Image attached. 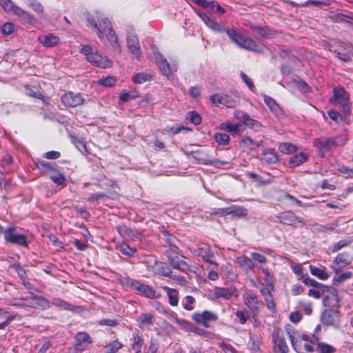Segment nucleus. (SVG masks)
<instances>
[{
    "mask_svg": "<svg viewBox=\"0 0 353 353\" xmlns=\"http://www.w3.org/2000/svg\"><path fill=\"white\" fill-rule=\"evenodd\" d=\"M90 24L94 27L100 39L105 37L114 50L121 53V48L117 41V37L112 30L110 22L108 19H103L97 24L94 21H89Z\"/></svg>",
    "mask_w": 353,
    "mask_h": 353,
    "instance_id": "f257e3e1",
    "label": "nucleus"
},
{
    "mask_svg": "<svg viewBox=\"0 0 353 353\" xmlns=\"http://www.w3.org/2000/svg\"><path fill=\"white\" fill-rule=\"evenodd\" d=\"M227 34L231 41L241 48L257 52H262L263 50L262 46L257 44L252 38L242 34L236 29H228Z\"/></svg>",
    "mask_w": 353,
    "mask_h": 353,
    "instance_id": "f03ea898",
    "label": "nucleus"
},
{
    "mask_svg": "<svg viewBox=\"0 0 353 353\" xmlns=\"http://www.w3.org/2000/svg\"><path fill=\"white\" fill-rule=\"evenodd\" d=\"M0 6L7 13H12L18 17L23 23L32 24L35 22L34 17L23 8L16 6L11 0H0Z\"/></svg>",
    "mask_w": 353,
    "mask_h": 353,
    "instance_id": "7ed1b4c3",
    "label": "nucleus"
},
{
    "mask_svg": "<svg viewBox=\"0 0 353 353\" xmlns=\"http://www.w3.org/2000/svg\"><path fill=\"white\" fill-rule=\"evenodd\" d=\"M81 52L85 56L88 62L97 67L106 68L112 65V61L108 57H102L101 54L94 52L90 46H83L81 48Z\"/></svg>",
    "mask_w": 353,
    "mask_h": 353,
    "instance_id": "20e7f679",
    "label": "nucleus"
},
{
    "mask_svg": "<svg viewBox=\"0 0 353 353\" xmlns=\"http://www.w3.org/2000/svg\"><path fill=\"white\" fill-rule=\"evenodd\" d=\"M292 346L294 349L301 346L303 342V346L306 351L312 352L314 350L312 345L316 339L313 336L312 338L305 334H300L297 332H292L289 333Z\"/></svg>",
    "mask_w": 353,
    "mask_h": 353,
    "instance_id": "39448f33",
    "label": "nucleus"
},
{
    "mask_svg": "<svg viewBox=\"0 0 353 353\" xmlns=\"http://www.w3.org/2000/svg\"><path fill=\"white\" fill-rule=\"evenodd\" d=\"M4 238L6 242L16 244L21 246H27V234L25 232H20L15 228H9L3 232Z\"/></svg>",
    "mask_w": 353,
    "mask_h": 353,
    "instance_id": "423d86ee",
    "label": "nucleus"
},
{
    "mask_svg": "<svg viewBox=\"0 0 353 353\" xmlns=\"http://www.w3.org/2000/svg\"><path fill=\"white\" fill-rule=\"evenodd\" d=\"M334 97L331 99L333 104H339L342 106L345 113L350 111V95L343 88L337 87L334 88Z\"/></svg>",
    "mask_w": 353,
    "mask_h": 353,
    "instance_id": "0eeeda50",
    "label": "nucleus"
},
{
    "mask_svg": "<svg viewBox=\"0 0 353 353\" xmlns=\"http://www.w3.org/2000/svg\"><path fill=\"white\" fill-rule=\"evenodd\" d=\"M127 283L139 294H142L148 298L154 299L159 297V295L156 294L155 290L152 288L138 281L128 279L127 281Z\"/></svg>",
    "mask_w": 353,
    "mask_h": 353,
    "instance_id": "6e6552de",
    "label": "nucleus"
},
{
    "mask_svg": "<svg viewBox=\"0 0 353 353\" xmlns=\"http://www.w3.org/2000/svg\"><path fill=\"white\" fill-rule=\"evenodd\" d=\"M126 42L127 48L130 53L137 59L140 60L142 57V52L137 37L133 34H128L127 36Z\"/></svg>",
    "mask_w": 353,
    "mask_h": 353,
    "instance_id": "1a4fd4ad",
    "label": "nucleus"
},
{
    "mask_svg": "<svg viewBox=\"0 0 353 353\" xmlns=\"http://www.w3.org/2000/svg\"><path fill=\"white\" fill-rule=\"evenodd\" d=\"M192 319L196 323L205 327H208L210 326V322L216 321L218 316L215 313L205 310L202 312L194 313L192 315Z\"/></svg>",
    "mask_w": 353,
    "mask_h": 353,
    "instance_id": "9d476101",
    "label": "nucleus"
},
{
    "mask_svg": "<svg viewBox=\"0 0 353 353\" xmlns=\"http://www.w3.org/2000/svg\"><path fill=\"white\" fill-rule=\"evenodd\" d=\"M61 101L65 106L72 108H74L84 103V99L81 94L74 93L72 92H69L62 95Z\"/></svg>",
    "mask_w": 353,
    "mask_h": 353,
    "instance_id": "9b49d317",
    "label": "nucleus"
},
{
    "mask_svg": "<svg viewBox=\"0 0 353 353\" xmlns=\"http://www.w3.org/2000/svg\"><path fill=\"white\" fill-rule=\"evenodd\" d=\"M153 53L156 59L157 64L163 74L169 77L173 72L176 71V67L175 65L170 66L167 60L161 56L157 50H154Z\"/></svg>",
    "mask_w": 353,
    "mask_h": 353,
    "instance_id": "f8f14e48",
    "label": "nucleus"
},
{
    "mask_svg": "<svg viewBox=\"0 0 353 353\" xmlns=\"http://www.w3.org/2000/svg\"><path fill=\"white\" fill-rule=\"evenodd\" d=\"M210 101L216 106L223 105L228 108H234L236 105V101L232 97L223 94L217 93L212 95Z\"/></svg>",
    "mask_w": 353,
    "mask_h": 353,
    "instance_id": "ddd939ff",
    "label": "nucleus"
},
{
    "mask_svg": "<svg viewBox=\"0 0 353 353\" xmlns=\"http://www.w3.org/2000/svg\"><path fill=\"white\" fill-rule=\"evenodd\" d=\"M321 321L324 324L337 326L339 322V312L333 309L325 310L322 314Z\"/></svg>",
    "mask_w": 353,
    "mask_h": 353,
    "instance_id": "4468645a",
    "label": "nucleus"
},
{
    "mask_svg": "<svg viewBox=\"0 0 353 353\" xmlns=\"http://www.w3.org/2000/svg\"><path fill=\"white\" fill-rule=\"evenodd\" d=\"M352 257L347 253L339 254L333 261V270L337 272L351 263Z\"/></svg>",
    "mask_w": 353,
    "mask_h": 353,
    "instance_id": "2eb2a0df",
    "label": "nucleus"
},
{
    "mask_svg": "<svg viewBox=\"0 0 353 353\" xmlns=\"http://www.w3.org/2000/svg\"><path fill=\"white\" fill-rule=\"evenodd\" d=\"M196 14L200 17L202 21L205 23V24L212 29L214 32H221L223 29L221 27V26L216 22L215 19L213 17H211L206 13L203 12H196Z\"/></svg>",
    "mask_w": 353,
    "mask_h": 353,
    "instance_id": "dca6fc26",
    "label": "nucleus"
},
{
    "mask_svg": "<svg viewBox=\"0 0 353 353\" xmlns=\"http://www.w3.org/2000/svg\"><path fill=\"white\" fill-rule=\"evenodd\" d=\"M244 303L253 312L257 311L259 308V302L257 296L252 291H247L244 295Z\"/></svg>",
    "mask_w": 353,
    "mask_h": 353,
    "instance_id": "f3484780",
    "label": "nucleus"
},
{
    "mask_svg": "<svg viewBox=\"0 0 353 353\" xmlns=\"http://www.w3.org/2000/svg\"><path fill=\"white\" fill-rule=\"evenodd\" d=\"M314 145L322 152L327 151L332 147L339 145L335 139H317L314 141Z\"/></svg>",
    "mask_w": 353,
    "mask_h": 353,
    "instance_id": "a211bd4d",
    "label": "nucleus"
},
{
    "mask_svg": "<svg viewBox=\"0 0 353 353\" xmlns=\"http://www.w3.org/2000/svg\"><path fill=\"white\" fill-rule=\"evenodd\" d=\"M273 341L274 343V350L275 353H288V347L283 336L279 333L274 334Z\"/></svg>",
    "mask_w": 353,
    "mask_h": 353,
    "instance_id": "6ab92c4d",
    "label": "nucleus"
},
{
    "mask_svg": "<svg viewBox=\"0 0 353 353\" xmlns=\"http://www.w3.org/2000/svg\"><path fill=\"white\" fill-rule=\"evenodd\" d=\"M263 99L266 105L275 116L279 117L283 115V111L282 108L274 99L267 95H264Z\"/></svg>",
    "mask_w": 353,
    "mask_h": 353,
    "instance_id": "aec40b11",
    "label": "nucleus"
},
{
    "mask_svg": "<svg viewBox=\"0 0 353 353\" xmlns=\"http://www.w3.org/2000/svg\"><path fill=\"white\" fill-rule=\"evenodd\" d=\"M153 319V316L151 314H141L137 319L138 325L142 330H150L151 326L154 323Z\"/></svg>",
    "mask_w": 353,
    "mask_h": 353,
    "instance_id": "412c9836",
    "label": "nucleus"
},
{
    "mask_svg": "<svg viewBox=\"0 0 353 353\" xmlns=\"http://www.w3.org/2000/svg\"><path fill=\"white\" fill-rule=\"evenodd\" d=\"M282 219L285 223L296 227L301 226L304 223L303 219L296 216L291 212H285L283 215Z\"/></svg>",
    "mask_w": 353,
    "mask_h": 353,
    "instance_id": "4be33fe9",
    "label": "nucleus"
},
{
    "mask_svg": "<svg viewBox=\"0 0 353 353\" xmlns=\"http://www.w3.org/2000/svg\"><path fill=\"white\" fill-rule=\"evenodd\" d=\"M39 41L45 47L50 48L58 44L59 37L51 34L41 35L38 39Z\"/></svg>",
    "mask_w": 353,
    "mask_h": 353,
    "instance_id": "5701e85b",
    "label": "nucleus"
},
{
    "mask_svg": "<svg viewBox=\"0 0 353 353\" xmlns=\"http://www.w3.org/2000/svg\"><path fill=\"white\" fill-rule=\"evenodd\" d=\"M309 153L306 152H301L293 155L290 161L289 164L291 167H296L307 160Z\"/></svg>",
    "mask_w": 353,
    "mask_h": 353,
    "instance_id": "b1692460",
    "label": "nucleus"
},
{
    "mask_svg": "<svg viewBox=\"0 0 353 353\" xmlns=\"http://www.w3.org/2000/svg\"><path fill=\"white\" fill-rule=\"evenodd\" d=\"M236 262L246 272L252 270L254 267L252 260L245 256H238L236 259Z\"/></svg>",
    "mask_w": 353,
    "mask_h": 353,
    "instance_id": "393cba45",
    "label": "nucleus"
},
{
    "mask_svg": "<svg viewBox=\"0 0 353 353\" xmlns=\"http://www.w3.org/2000/svg\"><path fill=\"white\" fill-rule=\"evenodd\" d=\"M310 270L311 274L321 280H327L329 278V274L327 269L324 266L317 268L313 265H310Z\"/></svg>",
    "mask_w": 353,
    "mask_h": 353,
    "instance_id": "a878e982",
    "label": "nucleus"
},
{
    "mask_svg": "<svg viewBox=\"0 0 353 353\" xmlns=\"http://www.w3.org/2000/svg\"><path fill=\"white\" fill-rule=\"evenodd\" d=\"M90 336L85 332H79L75 336L76 346L77 350H82L84 345L91 343Z\"/></svg>",
    "mask_w": 353,
    "mask_h": 353,
    "instance_id": "bb28decb",
    "label": "nucleus"
},
{
    "mask_svg": "<svg viewBox=\"0 0 353 353\" xmlns=\"http://www.w3.org/2000/svg\"><path fill=\"white\" fill-rule=\"evenodd\" d=\"M232 294L233 290L232 288L216 287L214 289V296L216 299L223 298L228 300L232 297Z\"/></svg>",
    "mask_w": 353,
    "mask_h": 353,
    "instance_id": "cd10ccee",
    "label": "nucleus"
},
{
    "mask_svg": "<svg viewBox=\"0 0 353 353\" xmlns=\"http://www.w3.org/2000/svg\"><path fill=\"white\" fill-rule=\"evenodd\" d=\"M162 288L168 296L170 304L172 306L177 305L179 302L178 292L167 286H164Z\"/></svg>",
    "mask_w": 353,
    "mask_h": 353,
    "instance_id": "c85d7f7f",
    "label": "nucleus"
},
{
    "mask_svg": "<svg viewBox=\"0 0 353 353\" xmlns=\"http://www.w3.org/2000/svg\"><path fill=\"white\" fill-rule=\"evenodd\" d=\"M241 119L246 125L256 131L259 130L261 128V124L259 121L252 119L248 114L242 113Z\"/></svg>",
    "mask_w": 353,
    "mask_h": 353,
    "instance_id": "c756f323",
    "label": "nucleus"
},
{
    "mask_svg": "<svg viewBox=\"0 0 353 353\" xmlns=\"http://www.w3.org/2000/svg\"><path fill=\"white\" fill-rule=\"evenodd\" d=\"M50 179L55 183L60 185H65V178L63 174L56 169L53 168L49 173Z\"/></svg>",
    "mask_w": 353,
    "mask_h": 353,
    "instance_id": "7c9ffc66",
    "label": "nucleus"
},
{
    "mask_svg": "<svg viewBox=\"0 0 353 353\" xmlns=\"http://www.w3.org/2000/svg\"><path fill=\"white\" fill-rule=\"evenodd\" d=\"M241 124L238 123H223L220 125V129L222 130L227 131L228 132L231 133L232 134H236L241 132Z\"/></svg>",
    "mask_w": 353,
    "mask_h": 353,
    "instance_id": "2f4dec72",
    "label": "nucleus"
},
{
    "mask_svg": "<svg viewBox=\"0 0 353 353\" xmlns=\"http://www.w3.org/2000/svg\"><path fill=\"white\" fill-rule=\"evenodd\" d=\"M339 300L336 295V292L333 290L330 292V294L326 298L323 299V303L325 306L328 307H337Z\"/></svg>",
    "mask_w": 353,
    "mask_h": 353,
    "instance_id": "473e14b6",
    "label": "nucleus"
},
{
    "mask_svg": "<svg viewBox=\"0 0 353 353\" xmlns=\"http://www.w3.org/2000/svg\"><path fill=\"white\" fill-rule=\"evenodd\" d=\"M279 150L281 152L290 154L297 151L298 148L296 145L288 142L281 143L279 145Z\"/></svg>",
    "mask_w": 353,
    "mask_h": 353,
    "instance_id": "72a5a7b5",
    "label": "nucleus"
},
{
    "mask_svg": "<svg viewBox=\"0 0 353 353\" xmlns=\"http://www.w3.org/2000/svg\"><path fill=\"white\" fill-rule=\"evenodd\" d=\"M32 299V307H46L48 306V303L43 297L31 296Z\"/></svg>",
    "mask_w": 353,
    "mask_h": 353,
    "instance_id": "f704fd0d",
    "label": "nucleus"
},
{
    "mask_svg": "<svg viewBox=\"0 0 353 353\" xmlns=\"http://www.w3.org/2000/svg\"><path fill=\"white\" fill-rule=\"evenodd\" d=\"M27 5L38 14H42L43 12L42 4L37 0H27Z\"/></svg>",
    "mask_w": 353,
    "mask_h": 353,
    "instance_id": "c9c22d12",
    "label": "nucleus"
},
{
    "mask_svg": "<svg viewBox=\"0 0 353 353\" xmlns=\"http://www.w3.org/2000/svg\"><path fill=\"white\" fill-rule=\"evenodd\" d=\"M26 93L30 97L42 99L43 96L39 90V89L35 86H26Z\"/></svg>",
    "mask_w": 353,
    "mask_h": 353,
    "instance_id": "e433bc0d",
    "label": "nucleus"
},
{
    "mask_svg": "<svg viewBox=\"0 0 353 353\" xmlns=\"http://www.w3.org/2000/svg\"><path fill=\"white\" fill-rule=\"evenodd\" d=\"M143 343V337L141 335L137 334L134 336L133 343L132 349L134 350L141 351L142 345Z\"/></svg>",
    "mask_w": 353,
    "mask_h": 353,
    "instance_id": "4c0bfd02",
    "label": "nucleus"
},
{
    "mask_svg": "<svg viewBox=\"0 0 353 353\" xmlns=\"http://www.w3.org/2000/svg\"><path fill=\"white\" fill-rule=\"evenodd\" d=\"M52 304L54 305L57 306V307H59L61 309L65 310H72L74 308V307L71 304H70L61 299H54Z\"/></svg>",
    "mask_w": 353,
    "mask_h": 353,
    "instance_id": "58836bf2",
    "label": "nucleus"
},
{
    "mask_svg": "<svg viewBox=\"0 0 353 353\" xmlns=\"http://www.w3.org/2000/svg\"><path fill=\"white\" fill-rule=\"evenodd\" d=\"M151 77H152V76L150 74H148L143 73V72H141V73H138L136 75H134L132 78V81L135 83L141 84V83H143L147 81L148 80L150 79Z\"/></svg>",
    "mask_w": 353,
    "mask_h": 353,
    "instance_id": "ea45409f",
    "label": "nucleus"
},
{
    "mask_svg": "<svg viewBox=\"0 0 353 353\" xmlns=\"http://www.w3.org/2000/svg\"><path fill=\"white\" fill-rule=\"evenodd\" d=\"M215 141L220 145H225L230 142L229 135L224 133H216L214 134Z\"/></svg>",
    "mask_w": 353,
    "mask_h": 353,
    "instance_id": "a19ab883",
    "label": "nucleus"
},
{
    "mask_svg": "<svg viewBox=\"0 0 353 353\" xmlns=\"http://www.w3.org/2000/svg\"><path fill=\"white\" fill-rule=\"evenodd\" d=\"M195 299L192 296H186L182 300V305L185 310L191 311L194 309L193 303H194Z\"/></svg>",
    "mask_w": 353,
    "mask_h": 353,
    "instance_id": "79ce46f5",
    "label": "nucleus"
},
{
    "mask_svg": "<svg viewBox=\"0 0 353 353\" xmlns=\"http://www.w3.org/2000/svg\"><path fill=\"white\" fill-rule=\"evenodd\" d=\"M290 268L294 272V273L296 276H300V279H302V276L305 275L303 273V265L296 263L294 261H291V262H290Z\"/></svg>",
    "mask_w": 353,
    "mask_h": 353,
    "instance_id": "37998d69",
    "label": "nucleus"
},
{
    "mask_svg": "<svg viewBox=\"0 0 353 353\" xmlns=\"http://www.w3.org/2000/svg\"><path fill=\"white\" fill-rule=\"evenodd\" d=\"M199 255L202 257L203 260L209 257H214V253L211 251L210 248L204 246L199 250Z\"/></svg>",
    "mask_w": 353,
    "mask_h": 353,
    "instance_id": "c03bdc74",
    "label": "nucleus"
},
{
    "mask_svg": "<svg viewBox=\"0 0 353 353\" xmlns=\"http://www.w3.org/2000/svg\"><path fill=\"white\" fill-rule=\"evenodd\" d=\"M335 349L326 343H318V352L319 353H333Z\"/></svg>",
    "mask_w": 353,
    "mask_h": 353,
    "instance_id": "a18cd8bd",
    "label": "nucleus"
},
{
    "mask_svg": "<svg viewBox=\"0 0 353 353\" xmlns=\"http://www.w3.org/2000/svg\"><path fill=\"white\" fill-rule=\"evenodd\" d=\"M264 159L269 163H274L279 161V157L274 151L270 150L265 154Z\"/></svg>",
    "mask_w": 353,
    "mask_h": 353,
    "instance_id": "49530a36",
    "label": "nucleus"
},
{
    "mask_svg": "<svg viewBox=\"0 0 353 353\" xmlns=\"http://www.w3.org/2000/svg\"><path fill=\"white\" fill-rule=\"evenodd\" d=\"M121 347L122 344L120 342L117 341H114L109 343V345L106 347V348L108 349L107 352L117 353Z\"/></svg>",
    "mask_w": 353,
    "mask_h": 353,
    "instance_id": "de8ad7c7",
    "label": "nucleus"
},
{
    "mask_svg": "<svg viewBox=\"0 0 353 353\" xmlns=\"http://www.w3.org/2000/svg\"><path fill=\"white\" fill-rule=\"evenodd\" d=\"M334 54L338 59L344 62H348L351 61L350 54L343 50L341 51H334Z\"/></svg>",
    "mask_w": 353,
    "mask_h": 353,
    "instance_id": "09e8293b",
    "label": "nucleus"
},
{
    "mask_svg": "<svg viewBox=\"0 0 353 353\" xmlns=\"http://www.w3.org/2000/svg\"><path fill=\"white\" fill-rule=\"evenodd\" d=\"M350 244V241L345 239L340 240L336 243L334 244L332 247L330 248L332 252H336L340 250L341 249L345 248V246Z\"/></svg>",
    "mask_w": 353,
    "mask_h": 353,
    "instance_id": "8fccbe9b",
    "label": "nucleus"
},
{
    "mask_svg": "<svg viewBox=\"0 0 353 353\" xmlns=\"http://www.w3.org/2000/svg\"><path fill=\"white\" fill-rule=\"evenodd\" d=\"M118 248L119 251L126 256H132L134 252V250L125 243L119 245Z\"/></svg>",
    "mask_w": 353,
    "mask_h": 353,
    "instance_id": "3c124183",
    "label": "nucleus"
},
{
    "mask_svg": "<svg viewBox=\"0 0 353 353\" xmlns=\"http://www.w3.org/2000/svg\"><path fill=\"white\" fill-rule=\"evenodd\" d=\"M302 281L307 285H310L315 288H319L320 285H321V283H319L316 281L310 279L308 274H305V275L302 276Z\"/></svg>",
    "mask_w": 353,
    "mask_h": 353,
    "instance_id": "603ef678",
    "label": "nucleus"
},
{
    "mask_svg": "<svg viewBox=\"0 0 353 353\" xmlns=\"http://www.w3.org/2000/svg\"><path fill=\"white\" fill-rule=\"evenodd\" d=\"M37 167L43 172H48V174L50 172L52 169H53L48 163L43 161H37Z\"/></svg>",
    "mask_w": 353,
    "mask_h": 353,
    "instance_id": "864d4df0",
    "label": "nucleus"
},
{
    "mask_svg": "<svg viewBox=\"0 0 353 353\" xmlns=\"http://www.w3.org/2000/svg\"><path fill=\"white\" fill-rule=\"evenodd\" d=\"M242 144L244 145L252 146L254 150L259 148L261 145L260 142H256L250 137H245L242 139Z\"/></svg>",
    "mask_w": 353,
    "mask_h": 353,
    "instance_id": "5fc2aeb1",
    "label": "nucleus"
},
{
    "mask_svg": "<svg viewBox=\"0 0 353 353\" xmlns=\"http://www.w3.org/2000/svg\"><path fill=\"white\" fill-rule=\"evenodd\" d=\"M114 83H115V79L112 77H107L105 78L101 79L99 81V84L105 86V87L112 86Z\"/></svg>",
    "mask_w": 353,
    "mask_h": 353,
    "instance_id": "6e6d98bb",
    "label": "nucleus"
},
{
    "mask_svg": "<svg viewBox=\"0 0 353 353\" xmlns=\"http://www.w3.org/2000/svg\"><path fill=\"white\" fill-rule=\"evenodd\" d=\"M192 123L194 125H198L200 123L201 121V118L200 115L195 112H190L188 113V117Z\"/></svg>",
    "mask_w": 353,
    "mask_h": 353,
    "instance_id": "4d7b16f0",
    "label": "nucleus"
},
{
    "mask_svg": "<svg viewBox=\"0 0 353 353\" xmlns=\"http://www.w3.org/2000/svg\"><path fill=\"white\" fill-rule=\"evenodd\" d=\"M252 260L259 262V263H265L267 261L266 257L258 252L251 253Z\"/></svg>",
    "mask_w": 353,
    "mask_h": 353,
    "instance_id": "13d9d810",
    "label": "nucleus"
},
{
    "mask_svg": "<svg viewBox=\"0 0 353 353\" xmlns=\"http://www.w3.org/2000/svg\"><path fill=\"white\" fill-rule=\"evenodd\" d=\"M14 30V25L12 23H6L1 28L2 33L6 35L10 34Z\"/></svg>",
    "mask_w": 353,
    "mask_h": 353,
    "instance_id": "bf43d9fd",
    "label": "nucleus"
},
{
    "mask_svg": "<svg viewBox=\"0 0 353 353\" xmlns=\"http://www.w3.org/2000/svg\"><path fill=\"white\" fill-rule=\"evenodd\" d=\"M219 346L224 353H236L234 347L230 344L222 343L219 344Z\"/></svg>",
    "mask_w": 353,
    "mask_h": 353,
    "instance_id": "052dcab7",
    "label": "nucleus"
},
{
    "mask_svg": "<svg viewBox=\"0 0 353 353\" xmlns=\"http://www.w3.org/2000/svg\"><path fill=\"white\" fill-rule=\"evenodd\" d=\"M213 12H218L219 14H223L225 12L224 8L220 6L216 2L212 1L211 5L209 7Z\"/></svg>",
    "mask_w": 353,
    "mask_h": 353,
    "instance_id": "680f3d73",
    "label": "nucleus"
},
{
    "mask_svg": "<svg viewBox=\"0 0 353 353\" xmlns=\"http://www.w3.org/2000/svg\"><path fill=\"white\" fill-rule=\"evenodd\" d=\"M235 216L242 217L247 215V210L243 208L233 207V214Z\"/></svg>",
    "mask_w": 353,
    "mask_h": 353,
    "instance_id": "e2e57ef3",
    "label": "nucleus"
},
{
    "mask_svg": "<svg viewBox=\"0 0 353 353\" xmlns=\"http://www.w3.org/2000/svg\"><path fill=\"white\" fill-rule=\"evenodd\" d=\"M137 97V94L134 93H130V92H123L119 96V99L121 101L123 102H126L129 101L130 99H134Z\"/></svg>",
    "mask_w": 353,
    "mask_h": 353,
    "instance_id": "0e129e2a",
    "label": "nucleus"
},
{
    "mask_svg": "<svg viewBox=\"0 0 353 353\" xmlns=\"http://www.w3.org/2000/svg\"><path fill=\"white\" fill-rule=\"evenodd\" d=\"M236 316L239 319V321L241 324H244L248 319V316L245 314L243 311L238 310L236 312Z\"/></svg>",
    "mask_w": 353,
    "mask_h": 353,
    "instance_id": "69168bd1",
    "label": "nucleus"
},
{
    "mask_svg": "<svg viewBox=\"0 0 353 353\" xmlns=\"http://www.w3.org/2000/svg\"><path fill=\"white\" fill-rule=\"evenodd\" d=\"M352 276V273L350 272H343L338 276L336 279H335V281L338 283H342L345 280L350 279Z\"/></svg>",
    "mask_w": 353,
    "mask_h": 353,
    "instance_id": "338daca9",
    "label": "nucleus"
},
{
    "mask_svg": "<svg viewBox=\"0 0 353 353\" xmlns=\"http://www.w3.org/2000/svg\"><path fill=\"white\" fill-rule=\"evenodd\" d=\"M241 78L245 82V83L248 85V87L252 90H254V85L252 81V79L249 78L245 74L241 73Z\"/></svg>",
    "mask_w": 353,
    "mask_h": 353,
    "instance_id": "774afa93",
    "label": "nucleus"
}]
</instances>
